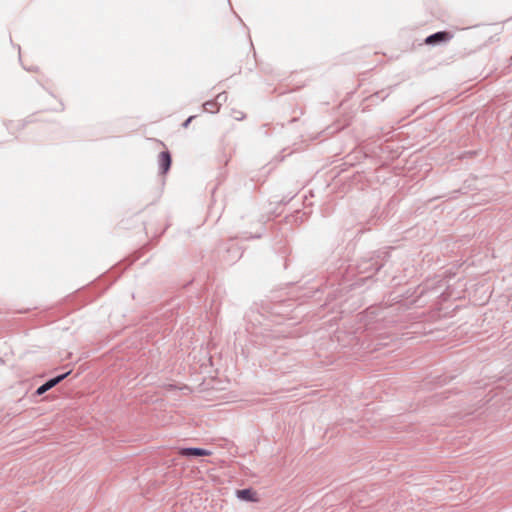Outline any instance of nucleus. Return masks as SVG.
I'll return each mask as SVG.
<instances>
[{
    "label": "nucleus",
    "instance_id": "0eeeda50",
    "mask_svg": "<svg viewBox=\"0 0 512 512\" xmlns=\"http://www.w3.org/2000/svg\"><path fill=\"white\" fill-rule=\"evenodd\" d=\"M219 102L216 101V100H209V101H206L204 104H203V109L206 111V112H210V113H216L219 111Z\"/></svg>",
    "mask_w": 512,
    "mask_h": 512
},
{
    "label": "nucleus",
    "instance_id": "9d476101",
    "mask_svg": "<svg viewBox=\"0 0 512 512\" xmlns=\"http://www.w3.org/2000/svg\"><path fill=\"white\" fill-rule=\"evenodd\" d=\"M261 237V234H257L255 236H251V238H260Z\"/></svg>",
    "mask_w": 512,
    "mask_h": 512
},
{
    "label": "nucleus",
    "instance_id": "1a4fd4ad",
    "mask_svg": "<svg viewBox=\"0 0 512 512\" xmlns=\"http://www.w3.org/2000/svg\"><path fill=\"white\" fill-rule=\"evenodd\" d=\"M196 116L195 115H192V116H189L183 123H182V127L183 128H188V126L190 125V123L192 122V120L195 118Z\"/></svg>",
    "mask_w": 512,
    "mask_h": 512
},
{
    "label": "nucleus",
    "instance_id": "7ed1b4c3",
    "mask_svg": "<svg viewBox=\"0 0 512 512\" xmlns=\"http://www.w3.org/2000/svg\"><path fill=\"white\" fill-rule=\"evenodd\" d=\"M452 37L453 35L449 31H438L427 36L424 42L427 45L436 46L450 41Z\"/></svg>",
    "mask_w": 512,
    "mask_h": 512
},
{
    "label": "nucleus",
    "instance_id": "f03ea898",
    "mask_svg": "<svg viewBox=\"0 0 512 512\" xmlns=\"http://www.w3.org/2000/svg\"><path fill=\"white\" fill-rule=\"evenodd\" d=\"M70 373L71 370L48 379L45 383H43L36 389L34 395L41 396L45 394L47 391H49L50 389L58 385L61 381L66 379Z\"/></svg>",
    "mask_w": 512,
    "mask_h": 512
},
{
    "label": "nucleus",
    "instance_id": "6e6552de",
    "mask_svg": "<svg viewBox=\"0 0 512 512\" xmlns=\"http://www.w3.org/2000/svg\"><path fill=\"white\" fill-rule=\"evenodd\" d=\"M215 100L219 102L220 106L222 102H225L227 100V94L225 92L219 93L216 96Z\"/></svg>",
    "mask_w": 512,
    "mask_h": 512
},
{
    "label": "nucleus",
    "instance_id": "20e7f679",
    "mask_svg": "<svg viewBox=\"0 0 512 512\" xmlns=\"http://www.w3.org/2000/svg\"><path fill=\"white\" fill-rule=\"evenodd\" d=\"M212 452L210 450L200 447H182L179 449V455L187 458H197L209 456Z\"/></svg>",
    "mask_w": 512,
    "mask_h": 512
},
{
    "label": "nucleus",
    "instance_id": "f257e3e1",
    "mask_svg": "<svg viewBox=\"0 0 512 512\" xmlns=\"http://www.w3.org/2000/svg\"><path fill=\"white\" fill-rule=\"evenodd\" d=\"M388 256L387 252H379L376 256H372L368 259H363L357 265V272L359 274L366 275V278L372 277L374 274L380 271L384 266L383 259Z\"/></svg>",
    "mask_w": 512,
    "mask_h": 512
},
{
    "label": "nucleus",
    "instance_id": "423d86ee",
    "mask_svg": "<svg viewBox=\"0 0 512 512\" xmlns=\"http://www.w3.org/2000/svg\"><path fill=\"white\" fill-rule=\"evenodd\" d=\"M236 495L240 500L255 502L257 500L256 492L252 488H244L236 491Z\"/></svg>",
    "mask_w": 512,
    "mask_h": 512
},
{
    "label": "nucleus",
    "instance_id": "39448f33",
    "mask_svg": "<svg viewBox=\"0 0 512 512\" xmlns=\"http://www.w3.org/2000/svg\"><path fill=\"white\" fill-rule=\"evenodd\" d=\"M171 164L172 157L170 152L168 150L160 152L158 156L159 173L162 175L166 174L170 170Z\"/></svg>",
    "mask_w": 512,
    "mask_h": 512
}]
</instances>
